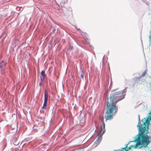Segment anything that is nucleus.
<instances>
[{
	"label": "nucleus",
	"mask_w": 151,
	"mask_h": 151,
	"mask_svg": "<svg viewBox=\"0 0 151 151\" xmlns=\"http://www.w3.org/2000/svg\"><path fill=\"white\" fill-rule=\"evenodd\" d=\"M124 98L122 91L116 92L112 93L108 99L107 104L106 111L105 113V118L106 121L113 119L114 113L116 112L117 107L116 105L117 103Z\"/></svg>",
	"instance_id": "nucleus-1"
},
{
	"label": "nucleus",
	"mask_w": 151,
	"mask_h": 151,
	"mask_svg": "<svg viewBox=\"0 0 151 151\" xmlns=\"http://www.w3.org/2000/svg\"><path fill=\"white\" fill-rule=\"evenodd\" d=\"M145 122H143L142 124L140 123H138L137 125V127H139V130L141 132L139 134V136L137 139L136 144L135 145H131L128 148H127L126 151H128L132 150V148H137L139 147V145H141L140 147H146L150 142L149 140V137L148 135L144 136V133L147 134L148 133L147 130H146L147 128H148V126L150 123V120L146 119L145 118Z\"/></svg>",
	"instance_id": "nucleus-2"
},
{
	"label": "nucleus",
	"mask_w": 151,
	"mask_h": 151,
	"mask_svg": "<svg viewBox=\"0 0 151 151\" xmlns=\"http://www.w3.org/2000/svg\"><path fill=\"white\" fill-rule=\"evenodd\" d=\"M48 94L47 91L46 90H45V98L43 104V106L42 107V109H46L47 104V101L48 98Z\"/></svg>",
	"instance_id": "nucleus-3"
},
{
	"label": "nucleus",
	"mask_w": 151,
	"mask_h": 151,
	"mask_svg": "<svg viewBox=\"0 0 151 151\" xmlns=\"http://www.w3.org/2000/svg\"><path fill=\"white\" fill-rule=\"evenodd\" d=\"M105 132V127L104 128L102 129V127H101V130L100 132V133L98 134L97 137V140H98V141H99L100 140H101V137L102 135Z\"/></svg>",
	"instance_id": "nucleus-4"
},
{
	"label": "nucleus",
	"mask_w": 151,
	"mask_h": 151,
	"mask_svg": "<svg viewBox=\"0 0 151 151\" xmlns=\"http://www.w3.org/2000/svg\"><path fill=\"white\" fill-rule=\"evenodd\" d=\"M41 76L40 79L41 81H44L45 78L46 76V75L45 73V71H42L41 72Z\"/></svg>",
	"instance_id": "nucleus-5"
},
{
	"label": "nucleus",
	"mask_w": 151,
	"mask_h": 151,
	"mask_svg": "<svg viewBox=\"0 0 151 151\" xmlns=\"http://www.w3.org/2000/svg\"><path fill=\"white\" fill-rule=\"evenodd\" d=\"M100 119L102 123V125L101 126V127H102V128H104L105 127V124L104 122V118L103 116H100Z\"/></svg>",
	"instance_id": "nucleus-6"
},
{
	"label": "nucleus",
	"mask_w": 151,
	"mask_h": 151,
	"mask_svg": "<svg viewBox=\"0 0 151 151\" xmlns=\"http://www.w3.org/2000/svg\"><path fill=\"white\" fill-rule=\"evenodd\" d=\"M128 144H127L126 145L125 147L122 148L118 150H115L114 151H123L124 150H125L126 151V150L127 148L128 147Z\"/></svg>",
	"instance_id": "nucleus-7"
},
{
	"label": "nucleus",
	"mask_w": 151,
	"mask_h": 151,
	"mask_svg": "<svg viewBox=\"0 0 151 151\" xmlns=\"http://www.w3.org/2000/svg\"><path fill=\"white\" fill-rule=\"evenodd\" d=\"M4 61L3 60L0 63V68H2L3 66L4 65Z\"/></svg>",
	"instance_id": "nucleus-8"
},
{
	"label": "nucleus",
	"mask_w": 151,
	"mask_h": 151,
	"mask_svg": "<svg viewBox=\"0 0 151 151\" xmlns=\"http://www.w3.org/2000/svg\"><path fill=\"white\" fill-rule=\"evenodd\" d=\"M147 73V70H145V71H144L142 73V74L141 75V76L144 77V76H145Z\"/></svg>",
	"instance_id": "nucleus-9"
},
{
	"label": "nucleus",
	"mask_w": 151,
	"mask_h": 151,
	"mask_svg": "<svg viewBox=\"0 0 151 151\" xmlns=\"http://www.w3.org/2000/svg\"><path fill=\"white\" fill-rule=\"evenodd\" d=\"M81 78H82V79L83 78V74H81Z\"/></svg>",
	"instance_id": "nucleus-10"
},
{
	"label": "nucleus",
	"mask_w": 151,
	"mask_h": 151,
	"mask_svg": "<svg viewBox=\"0 0 151 151\" xmlns=\"http://www.w3.org/2000/svg\"><path fill=\"white\" fill-rule=\"evenodd\" d=\"M149 44L150 45H151V39L149 40Z\"/></svg>",
	"instance_id": "nucleus-11"
},
{
	"label": "nucleus",
	"mask_w": 151,
	"mask_h": 151,
	"mask_svg": "<svg viewBox=\"0 0 151 151\" xmlns=\"http://www.w3.org/2000/svg\"><path fill=\"white\" fill-rule=\"evenodd\" d=\"M150 119H151V112H150Z\"/></svg>",
	"instance_id": "nucleus-12"
},
{
	"label": "nucleus",
	"mask_w": 151,
	"mask_h": 151,
	"mask_svg": "<svg viewBox=\"0 0 151 151\" xmlns=\"http://www.w3.org/2000/svg\"><path fill=\"white\" fill-rule=\"evenodd\" d=\"M142 121L143 122V119H142Z\"/></svg>",
	"instance_id": "nucleus-13"
}]
</instances>
